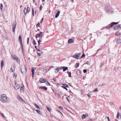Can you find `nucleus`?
I'll list each match as a JSON object with an SVG mask.
<instances>
[{"label": "nucleus", "mask_w": 121, "mask_h": 121, "mask_svg": "<svg viewBox=\"0 0 121 121\" xmlns=\"http://www.w3.org/2000/svg\"><path fill=\"white\" fill-rule=\"evenodd\" d=\"M21 69V72L23 74H25L26 73L27 69L26 66L25 65H22Z\"/></svg>", "instance_id": "f03ea898"}, {"label": "nucleus", "mask_w": 121, "mask_h": 121, "mask_svg": "<svg viewBox=\"0 0 121 121\" xmlns=\"http://www.w3.org/2000/svg\"><path fill=\"white\" fill-rule=\"evenodd\" d=\"M3 7V5L2 4H1V6H0V8L1 10H2V9Z\"/></svg>", "instance_id": "c9c22d12"}, {"label": "nucleus", "mask_w": 121, "mask_h": 121, "mask_svg": "<svg viewBox=\"0 0 121 121\" xmlns=\"http://www.w3.org/2000/svg\"><path fill=\"white\" fill-rule=\"evenodd\" d=\"M121 25L119 24L117 25L116 26L113 27V29L115 30H117L119 29H120L121 28Z\"/></svg>", "instance_id": "423d86ee"}, {"label": "nucleus", "mask_w": 121, "mask_h": 121, "mask_svg": "<svg viewBox=\"0 0 121 121\" xmlns=\"http://www.w3.org/2000/svg\"><path fill=\"white\" fill-rule=\"evenodd\" d=\"M17 98L19 101L20 102L22 101L26 103V102L20 96H18Z\"/></svg>", "instance_id": "6e6552de"}, {"label": "nucleus", "mask_w": 121, "mask_h": 121, "mask_svg": "<svg viewBox=\"0 0 121 121\" xmlns=\"http://www.w3.org/2000/svg\"><path fill=\"white\" fill-rule=\"evenodd\" d=\"M0 115L2 116L3 117L5 120H6V119L7 118V117H5L3 114L1 113L0 114Z\"/></svg>", "instance_id": "4be33fe9"}, {"label": "nucleus", "mask_w": 121, "mask_h": 121, "mask_svg": "<svg viewBox=\"0 0 121 121\" xmlns=\"http://www.w3.org/2000/svg\"><path fill=\"white\" fill-rule=\"evenodd\" d=\"M20 44H21V48H22V50L23 52V44H22V43H20Z\"/></svg>", "instance_id": "7c9ffc66"}, {"label": "nucleus", "mask_w": 121, "mask_h": 121, "mask_svg": "<svg viewBox=\"0 0 121 121\" xmlns=\"http://www.w3.org/2000/svg\"><path fill=\"white\" fill-rule=\"evenodd\" d=\"M63 85L64 86H65L66 87H69V86L66 84H63Z\"/></svg>", "instance_id": "2f4dec72"}, {"label": "nucleus", "mask_w": 121, "mask_h": 121, "mask_svg": "<svg viewBox=\"0 0 121 121\" xmlns=\"http://www.w3.org/2000/svg\"><path fill=\"white\" fill-rule=\"evenodd\" d=\"M30 8L29 7H28L27 9H26V12H27V13H28L30 11Z\"/></svg>", "instance_id": "5701e85b"}, {"label": "nucleus", "mask_w": 121, "mask_h": 121, "mask_svg": "<svg viewBox=\"0 0 121 121\" xmlns=\"http://www.w3.org/2000/svg\"><path fill=\"white\" fill-rule=\"evenodd\" d=\"M41 42V41L40 39L38 41V44L39 46L40 45Z\"/></svg>", "instance_id": "e433bc0d"}, {"label": "nucleus", "mask_w": 121, "mask_h": 121, "mask_svg": "<svg viewBox=\"0 0 121 121\" xmlns=\"http://www.w3.org/2000/svg\"><path fill=\"white\" fill-rule=\"evenodd\" d=\"M46 84L47 85H50L51 86L50 84L47 81H46Z\"/></svg>", "instance_id": "72a5a7b5"}, {"label": "nucleus", "mask_w": 121, "mask_h": 121, "mask_svg": "<svg viewBox=\"0 0 121 121\" xmlns=\"http://www.w3.org/2000/svg\"><path fill=\"white\" fill-rule=\"evenodd\" d=\"M83 72L84 73H85L87 72V70L86 69H84L83 70Z\"/></svg>", "instance_id": "37998d69"}, {"label": "nucleus", "mask_w": 121, "mask_h": 121, "mask_svg": "<svg viewBox=\"0 0 121 121\" xmlns=\"http://www.w3.org/2000/svg\"><path fill=\"white\" fill-rule=\"evenodd\" d=\"M17 25V22L15 21L14 22L13 24V33L15 32V30L16 28V26Z\"/></svg>", "instance_id": "39448f33"}, {"label": "nucleus", "mask_w": 121, "mask_h": 121, "mask_svg": "<svg viewBox=\"0 0 121 121\" xmlns=\"http://www.w3.org/2000/svg\"><path fill=\"white\" fill-rule=\"evenodd\" d=\"M46 107H47V110L49 112H50L51 110V109H50V108L47 106H46Z\"/></svg>", "instance_id": "cd10ccee"}, {"label": "nucleus", "mask_w": 121, "mask_h": 121, "mask_svg": "<svg viewBox=\"0 0 121 121\" xmlns=\"http://www.w3.org/2000/svg\"><path fill=\"white\" fill-rule=\"evenodd\" d=\"M60 13V11H58L56 14V15L55 16V18H57L59 16Z\"/></svg>", "instance_id": "dca6fc26"}, {"label": "nucleus", "mask_w": 121, "mask_h": 121, "mask_svg": "<svg viewBox=\"0 0 121 121\" xmlns=\"http://www.w3.org/2000/svg\"><path fill=\"white\" fill-rule=\"evenodd\" d=\"M87 95L88 96V97L90 98L91 95L88 94Z\"/></svg>", "instance_id": "8fccbe9b"}, {"label": "nucleus", "mask_w": 121, "mask_h": 121, "mask_svg": "<svg viewBox=\"0 0 121 121\" xmlns=\"http://www.w3.org/2000/svg\"><path fill=\"white\" fill-rule=\"evenodd\" d=\"M57 68V69H58L57 70H58V71L60 70L61 69V68L60 67H58Z\"/></svg>", "instance_id": "a18cd8bd"}, {"label": "nucleus", "mask_w": 121, "mask_h": 121, "mask_svg": "<svg viewBox=\"0 0 121 121\" xmlns=\"http://www.w3.org/2000/svg\"><path fill=\"white\" fill-rule=\"evenodd\" d=\"M43 33L42 32H40L39 34L40 35L41 37L42 38V34Z\"/></svg>", "instance_id": "c03bdc74"}, {"label": "nucleus", "mask_w": 121, "mask_h": 121, "mask_svg": "<svg viewBox=\"0 0 121 121\" xmlns=\"http://www.w3.org/2000/svg\"><path fill=\"white\" fill-rule=\"evenodd\" d=\"M118 23V22H112L111 24H109L108 26H107L106 27V28L107 29H109L112 27L115 24H117Z\"/></svg>", "instance_id": "7ed1b4c3"}, {"label": "nucleus", "mask_w": 121, "mask_h": 121, "mask_svg": "<svg viewBox=\"0 0 121 121\" xmlns=\"http://www.w3.org/2000/svg\"><path fill=\"white\" fill-rule=\"evenodd\" d=\"M57 69H57V68L55 69V73H57L59 71H58V70Z\"/></svg>", "instance_id": "a878e982"}, {"label": "nucleus", "mask_w": 121, "mask_h": 121, "mask_svg": "<svg viewBox=\"0 0 121 121\" xmlns=\"http://www.w3.org/2000/svg\"><path fill=\"white\" fill-rule=\"evenodd\" d=\"M18 40L20 41V43H22V37L21 35H20L19 36L18 38Z\"/></svg>", "instance_id": "f3484780"}, {"label": "nucleus", "mask_w": 121, "mask_h": 121, "mask_svg": "<svg viewBox=\"0 0 121 121\" xmlns=\"http://www.w3.org/2000/svg\"><path fill=\"white\" fill-rule=\"evenodd\" d=\"M67 73L69 74V77H71V72H68Z\"/></svg>", "instance_id": "bb28decb"}, {"label": "nucleus", "mask_w": 121, "mask_h": 121, "mask_svg": "<svg viewBox=\"0 0 121 121\" xmlns=\"http://www.w3.org/2000/svg\"><path fill=\"white\" fill-rule=\"evenodd\" d=\"M17 74L16 73H14V75L13 76L14 78L15 79H16L17 77Z\"/></svg>", "instance_id": "c85d7f7f"}, {"label": "nucleus", "mask_w": 121, "mask_h": 121, "mask_svg": "<svg viewBox=\"0 0 121 121\" xmlns=\"http://www.w3.org/2000/svg\"><path fill=\"white\" fill-rule=\"evenodd\" d=\"M66 99H67V100L68 101V102H69V100L68 99V97H66Z\"/></svg>", "instance_id": "052dcab7"}, {"label": "nucleus", "mask_w": 121, "mask_h": 121, "mask_svg": "<svg viewBox=\"0 0 121 121\" xmlns=\"http://www.w3.org/2000/svg\"><path fill=\"white\" fill-rule=\"evenodd\" d=\"M120 34H121L120 33H119V32H116L115 35H116L119 36V35H120Z\"/></svg>", "instance_id": "393cba45"}, {"label": "nucleus", "mask_w": 121, "mask_h": 121, "mask_svg": "<svg viewBox=\"0 0 121 121\" xmlns=\"http://www.w3.org/2000/svg\"><path fill=\"white\" fill-rule=\"evenodd\" d=\"M32 15L33 16H34V9L33 8H32Z\"/></svg>", "instance_id": "58836bf2"}, {"label": "nucleus", "mask_w": 121, "mask_h": 121, "mask_svg": "<svg viewBox=\"0 0 121 121\" xmlns=\"http://www.w3.org/2000/svg\"><path fill=\"white\" fill-rule=\"evenodd\" d=\"M44 71L45 72H47V71H46V69L44 70Z\"/></svg>", "instance_id": "69168bd1"}, {"label": "nucleus", "mask_w": 121, "mask_h": 121, "mask_svg": "<svg viewBox=\"0 0 121 121\" xmlns=\"http://www.w3.org/2000/svg\"><path fill=\"white\" fill-rule=\"evenodd\" d=\"M4 64V63L3 60H2L1 62V67L2 68Z\"/></svg>", "instance_id": "aec40b11"}, {"label": "nucleus", "mask_w": 121, "mask_h": 121, "mask_svg": "<svg viewBox=\"0 0 121 121\" xmlns=\"http://www.w3.org/2000/svg\"><path fill=\"white\" fill-rule=\"evenodd\" d=\"M88 116V114L87 113H86L85 114H83L82 116V119H85Z\"/></svg>", "instance_id": "1a4fd4ad"}, {"label": "nucleus", "mask_w": 121, "mask_h": 121, "mask_svg": "<svg viewBox=\"0 0 121 121\" xmlns=\"http://www.w3.org/2000/svg\"><path fill=\"white\" fill-rule=\"evenodd\" d=\"M37 51H39V52H41V51L39 49H37Z\"/></svg>", "instance_id": "6e6d98bb"}, {"label": "nucleus", "mask_w": 121, "mask_h": 121, "mask_svg": "<svg viewBox=\"0 0 121 121\" xmlns=\"http://www.w3.org/2000/svg\"><path fill=\"white\" fill-rule=\"evenodd\" d=\"M80 54H75L73 55L72 56L73 57V58L76 59H78L80 57Z\"/></svg>", "instance_id": "0eeeda50"}, {"label": "nucleus", "mask_w": 121, "mask_h": 121, "mask_svg": "<svg viewBox=\"0 0 121 121\" xmlns=\"http://www.w3.org/2000/svg\"><path fill=\"white\" fill-rule=\"evenodd\" d=\"M0 100L3 102H5L8 101L9 99L6 95L4 94H2L0 95Z\"/></svg>", "instance_id": "f257e3e1"}, {"label": "nucleus", "mask_w": 121, "mask_h": 121, "mask_svg": "<svg viewBox=\"0 0 121 121\" xmlns=\"http://www.w3.org/2000/svg\"><path fill=\"white\" fill-rule=\"evenodd\" d=\"M34 105L35 106V107H36L38 109H39L40 108L39 106L36 103L34 104Z\"/></svg>", "instance_id": "412c9836"}, {"label": "nucleus", "mask_w": 121, "mask_h": 121, "mask_svg": "<svg viewBox=\"0 0 121 121\" xmlns=\"http://www.w3.org/2000/svg\"><path fill=\"white\" fill-rule=\"evenodd\" d=\"M26 8L25 7L24 10V13L25 15H26L27 12H26Z\"/></svg>", "instance_id": "f704fd0d"}, {"label": "nucleus", "mask_w": 121, "mask_h": 121, "mask_svg": "<svg viewBox=\"0 0 121 121\" xmlns=\"http://www.w3.org/2000/svg\"><path fill=\"white\" fill-rule=\"evenodd\" d=\"M14 69H12V68H11L10 69V70L12 71V72H13L14 71Z\"/></svg>", "instance_id": "49530a36"}, {"label": "nucleus", "mask_w": 121, "mask_h": 121, "mask_svg": "<svg viewBox=\"0 0 121 121\" xmlns=\"http://www.w3.org/2000/svg\"><path fill=\"white\" fill-rule=\"evenodd\" d=\"M62 68L63 69V71L64 72L66 70H67L68 69V67H65V66L62 67Z\"/></svg>", "instance_id": "2eb2a0df"}, {"label": "nucleus", "mask_w": 121, "mask_h": 121, "mask_svg": "<svg viewBox=\"0 0 121 121\" xmlns=\"http://www.w3.org/2000/svg\"><path fill=\"white\" fill-rule=\"evenodd\" d=\"M59 107V108H60V109L61 110H63V108L62 107H61V106H60Z\"/></svg>", "instance_id": "5fc2aeb1"}, {"label": "nucleus", "mask_w": 121, "mask_h": 121, "mask_svg": "<svg viewBox=\"0 0 121 121\" xmlns=\"http://www.w3.org/2000/svg\"><path fill=\"white\" fill-rule=\"evenodd\" d=\"M15 85L14 86V87L15 89L16 90H18L19 89L20 87V86L19 85L16 84V82L15 83Z\"/></svg>", "instance_id": "9b49d317"}, {"label": "nucleus", "mask_w": 121, "mask_h": 121, "mask_svg": "<svg viewBox=\"0 0 121 121\" xmlns=\"http://www.w3.org/2000/svg\"><path fill=\"white\" fill-rule=\"evenodd\" d=\"M12 58L14 60L16 61L18 64L20 63V59L16 55L13 56Z\"/></svg>", "instance_id": "20e7f679"}, {"label": "nucleus", "mask_w": 121, "mask_h": 121, "mask_svg": "<svg viewBox=\"0 0 121 121\" xmlns=\"http://www.w3.org/2000/svg\"><path fill=\"white\" fill-rule=\"evenodd\" d=\"M40 36H41L39 34H37L36 35V37L37 38V37H39Z\"/></svg>", "instance_id": "473e14b6"}, {"label": "nucleus", "mask_w": 121, "mask_h": 121, "mask_svg": "<svg viewBox=\"0 0 121 121\" xmlns=\"http://www.w3.org/2000/svg\"><path fill=\"white\" fill-rule=\"evenodd\" d=\"M43 18H42L41 20V23L43 21Z\"/></svg>", "instance_id": "338daca9"}, {"label": "nucleus", "mask_w": 121, "mask_h": 121, "mask_svg": "<svg viewBox=\"0 0 121 121\" xmlns=\"http://www.w3.org/2000/svg\"><path fill=\"white\" fill-rule=\"evenodd\" d=\"M98 91V89L97 88H96L95 90H94L93 91L95 92V91Z\"/></svg>", "instance_id": "09e8293b"}, {"label": "nucleus", "mask_w": 121, "mask_h": 121, "mask_svg": "<svg viewBox=\"0 0 121 121\" xmlns=\"http://www.w3.org/2000/svg\"><path fill=\"white\" fill-rule=\"evenodd\" d=\"M107 118H108V121H110V119H109V117H107Z\"/></svg>", "instance_id": "680f3d73"}, {"label": "nucleus", "mask_w": 121, "mask_h": 121, "mask_svg": "<svg viewBox=\"0 0 121 121\" xmlns=\"http://www.w3.org/2000/svg\"><path fill=\"white\" fill-rule=\"evenodd\" d=\"M42 5H41L39 7V9L40 10H42Z\"/></svg>", "instance_id": "3c124183"}, {"label": "nucleus", "mask_w": 121, "mask_h": 121, "mask_svg": "<svg viewBox=\"0 0 121 121\" xmlns=\"http://www.w3.org/2000/svg\"><path fill=\"white\" fill-rule=\"evenodd\" d=\"M24 89V87L22 86L20 88V90L21 91H22V90H23Z\"/></svg>", "instance_id": "ea45409f"}, {"label": "nucleus", "mask_w": 121, "mask_h": 121, "mask_svg": "<svg viewBox=\"0 0 121 121\" xmlns=\"http://www.w3.org/2000/svg\"><path fill=\"white\" fill-rule=\"evenodd\" d=\"M39 88L42 89L45 91H47V87L45 86H42L39 87Z\"/></svg>", "instance_id": "f8f14e48"}, {"label": "nucleus", "mask_w": 121, "mask_h": 121, "mask_svg": "<svg viewBox=\"0 0 121 121\" xmlns=\"http://www.w3.org/2000/svg\"><path fill=\"white\" fill-rule=\"evenodd\" d=\"M79 63H76L75 66V67L76 68H77L79 66Z\"/></svg>", "instance_id": "b1692460"}, {"label": "nucleus", "mask_w": 121, "mask_h": 121, "mask_svg": "<svg viewBox=\"0 0 121 121\" xmlns=\"http://www.w3.org/2000/svg\"><path fill=\"white\" fill-rule=\"evenodd\" d=\"M98 52H96V53H95V54H94L93 55V56H96V54L97 53H98Z\"/></svg>", "instance_id": "13d9d810"}, {"label": "nucleus", "mask_w": 121, "mask_h": 121, "mask_svg": "<svg viewBox=\"0 0 121 121\" xmlns=\"http://www.w3.org/2000/svg\"><path fill=\"white\" fill-rule=\"evenodd\" d=\"M36 112L39 114L40 115H42V113L39 110H36Z\"/></svg>", "instance_id": "a211bd4d"}, {"label": "nucleus", "mask_w": 121, "mask_h": 121, "mask_svg": "<svg viewBox=\"0 0 121 121\" xmlns=\"http://www.w3.org/2000/svg\"><path fill=\"white\" fill-rule=\"evenodd\" d=\"M74 42V40L72 39H69L68 41V42L69 43H73Z\"/></svg>", "instance_id": "ddd939ff"}, {"label": "nucleus", "mask_w": 121, "mask_h": 121, "mask_svg": "<svg viewBox=\"0 0 121 121\" xmlns=\"http://www.w3.org/2000/svg\"><path fill=\"white\" fill-rule=\"evenodd\" d=\"M39 82L41 83H43L46 82V80L43 78H41L40 79Z\"/></svg>", "instance_id": "4468645a"}, {"label": "nucleus", "mask_w": 121, "mask_h": 121, "mask_svg": "<svg viewBox=\"0 0 121 121\" xmlns=\"http://www.w3.org/2000/svg\"><path fill=\"white\" fill-rule=\"evenodd\" d=\"M106 10H107V11H108V12H110V11H109V10H108V9H107V8H106Z\"/></svg>", "instance_id": "bf43d9fd"}, {"label": "nucleus", "mask_w": 121, "mask_h": 121, "mask_svg": "<svg viewBox=\"0 0 121 121\" xmlns=\"http://www.w3.org/2000/svg\"><path fill=\"white\" fill-rule=\"evenodd\" d=\"M56 111L59 112H60L61 114H62V113L61 112H60V111H59L57 110Z\"/></svg>", "instance_id": "e2e57ef3"}, {"label": "nucleus", "mask_w": 121, "mask_h": 121, "mask_svg": "<svg viewBox=\"0 0 121 121\" xmlns=\"http://www.w3.org/2000/svg\"><path fill=\"white\" fill-rule=\"evenodd\" d=\"M42 2H44L45 1V0H42Z\"/></svg>", "instance_id": "774afa93"}, {"label": "nucleus", "mask_w": 121, "mask_h": 121, "mask_svg": "<svg viewBox=\"0 0 121 121\" xmlns=\"http://www.w3.org/2000/svg\"><path fill=\"white\" fill-rule=\"evenodd\" d=\"M37 54H38V55L40 56L41 55V54L40 53H39L38 52H37Z\"/></svg>", "instance_id": "864d4df0"}, {"label": "nucleus", "mask_w": 121, "mask_h": 121, "mask_svg": "<svg viewBox=\"0 0 121 121\" xmlns=\"http://www.w3.org/2000/svg\"><path fill=\"white\" fill-rule=\"evenodd\" d=\"M29 38H28L27 39V43L28 44H29Z\"/></svg>", "instance_id": "603ef678"}, {"label": "nucleus", "mask_w": 121, "mask_h": 121, "mask_svg": "<svg viewBox=\"0 0 121 121\" xmlns=\"http://www.w3.org/2000/svg\"><path fill=\"white\" fill-rule=\"evenodd\" d=\"M119 114H120V113H119V112H117V118H119Z\"/></svg>", "instance_id": "c756f323"}, {"label": "nucleus", "mask_w": 121, "mask_h": 121, "mask_svg": "<svg viewBox=\"0 0 121 121\" xmlns=\"http://www.w3.org/2000/svg\"><path fill=\"white\" fill-rule=\"evenodd\" d=\"M89 64V61H87L86 62V63H85V64Z\"/></svg>", "instance_id": "4d7b16f0"}, {"label": "nucleus", "mask_w": 121, "mask_h": 121, "mask_svg": "<svg viewBox=\"0 0 121 121\" xmlns=\"http://www.w3.org/2000/svg\"><path fill=\"white\" fill-rule=\"evenodd\" d=\"M52 90L54 92V93H55V94H56V92H55V91H54L53 90Z\"/></svg>", "instance_id": "0e129e2a"}, {"label": "nucleus", "mask_w": 121, "mask_h": 121, "mask_svg": "<svg viewBox=\"0 0 121 121\" xmlns=\"http://www.w3.org/2000/svg\"><path fill=\"white\" fill-rule=\"evenodd\" d=\"M61 87H62L64 89H65L66 90H67V91L68 90V89L67 88H66V87L65 86H61Z\"/></svg>", "instance_id": "4c0bfd02"}, {"label": "nucleus", "mask_w": 121, "mask_h": 121, "mask_svg": "<svg viewBox=\"0 0 121 121\" xmlns=\"http://www.w3.org/2000/svg\"><path fill=\"white\" fill-rule=\"evenodd\" d=\"M40 26V23H38L37 25L36 26L37 27H39Z\"/></svg>", "instance_id": "de8ad7c7"}, {"label": "nucleus", "mask_w": 121, "mask_h": 121, "mask_svg": "<svg viewBox=\"0 0 121 121\" xmlns=\"http://www.w3.org/2000/svg\"><path fill=\"white\" fill-rule=\"evenodd\" d=\"M85 55L84 53H83L81 58H82L83 57H85Z\"/></svg>", "instance_id": "79ce46f5"}, {"label": "nucleus", "mask_w": 121, "mask_h": 121, "mask_svg": "<svg viewBox=\"0 0 121 121\" xmlns=\"http://www.w3.org/2000/svg\"><path fill=\"white\" fill-rule=\"evenodd\" d=\"M35 69L34 68H32L31 71L32 72V78L34 77Z\"/></svg>", "instance_id": "9d476101"}, {"label": "nucleus", "mask_w": 121, "mask_h": 121, "mask_svg": "<svg viewBox=\"0 0 121 121\" xmlns=\"http://www.w3.org/2000/svg\"><path fill=\"white\" fill-rule=\"evenodd\" d=\"M33 44L35 45H36V43L35 42V41L34 39L33 40Z\"/></svg>", "instance_id": "a19ab883"}, {"label": "nucleus", "mask_w": 121, "mask_h": 121, "mask_svg": "<svg viewBox=\"0 0 121 121\" xmlns=\"http://www.w3.org/2000/svg\"><path fill=\"white\" fill-rule=\"evenodd\" d=\"M116 43H121V39H118L117 40Z\"/></svg>", "instance_id": "6ab92c4d"}]
</instances>
